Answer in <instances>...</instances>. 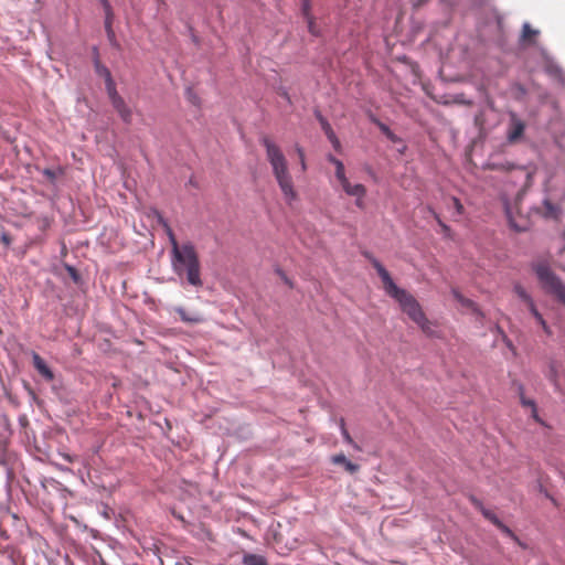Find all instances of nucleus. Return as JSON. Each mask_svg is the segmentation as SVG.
<instances>
[{
  "label": "nucleus",
  "instance_id": "obj_1",
  "mask_svg": "<svg viewBox=\"0 0 565 565\" xmlns=\"http://www.w3.org/2000/svg\"><path fill=\"white\" fill-rule=\"evenodd\" d=\"M365 256L380 276L386 294L399 303L403 312L406 313L424 333L430 335L433 333L430 322L415 297L405 289L398 288L393 281L390 273L375 257L369 253H365Z\"/></svg>",
  "mask_w": 565,
  "mask_h": 565
},
{
  "label": "nucleus",
  "instance_id": "obj_2",
  "mask_svg": "<svg viewBox=\"0 0 565 565\" xmlns=\"http://www.w3.org/2000/svg\"><path fill=\"white\" fill-rule=\"evenodd\" d=\"M260 145L265 148L266 159L269 162L273 175L284 195L287 204H291L298 199L294 180L289 171L288 161L281 148L268 136H262Z\"/></svg>",
  "mask_w": 565,
  "mask_h": 565
},
{
  "label": "nucleus",
  "instance_id": "obj_3",
  "mask_svg": "<svg viewBox=\"0 0 565 565\" xmlns=\"http://www.w3.org/2000/svg\"><path fill=\"white\" fill-rule=\"evenodd\" d=\"M171 265L175 275L185 278L191 286L196 288L203 286L199 255L191 242L183 243L182 248L171 253Z\"/></svg>",
  "mask_w": 565,
  "mask_h": 565
},
{
  "label": "nucleus",
  "instance_id": "obj_4",
  "mask_svg": "<svg viewBox=\"0 0 565 565\" xmlns=\"http://www.w3.org/2000/svg\"><path fill=\"white\" fill-rule=\"evenodd\" d=\"M534 270L544 290L554 296L559 302H565V285L548 266L539 264L534 267Z\"/></svg>",
  "mask_w": 565,
  "mask_h": 565
},
{
  "label": "nucleus",
  "instance_id": "obj_5",
  "mask_svg": "<svg viewBox=\"0 0 565 565\" xmlns=\"http://www.w3.org/2000/svg\"><path fill=\"white\" fill-rule=\"evenodd\" d=\"M525 127V122L515 113H511L507 131L508 141L510 143L520 141L524 135Z\"/></svg>",
  "mask_w": 565,
  "mask_h": 565
},
{
  "label": "nucleus",
  "instance_id": "obj_6",
  "mask_svg": "<svg viewBox=\"0 0 565 565\" xmlns=\"http://www.w3.org/2000/svg\"><path fill=\"white\" fill-rule=\"evenodd\" d=\"M340 184H341L343 191L348 195L356 198L355 205L360 209H363L364 207L363 199L366 194V188L361 183L351 184V182L348 180V178L344 181H341Z\"/></svg>",
  "mask_w": 565,
  "mask_h": 565
},
{
  "label": "nucleus",
  "instance_id": "obj_7",
  "mask_svg": "<svg viewBox=\"0 0 565 565\" xmlns=\"http://www.w3.org/2000/svg\"><path fill=\"white\" fill-rule=\"evenodd\" d=\"M33 360V366L35 370L49 382L54 380V373L52 370L46 365L45 361L38 354L33 353L32 355Z\"/></svg>",
  "mask_w": 565,
  "mask_h": 565
},
{
  "label": "nucleus",
  "instance_id": "obj_8",
  "mask_svg": "<svg viewBox=\"0 0 565 565\" xmlns=\"http://www.w3.org/2000/svg\"><path fill=\"white\" fill-rule=\"evenodd\" d=\"M115 110L120 116L121 120L125 124H131L132 121V110L131 108L126 104L124 98L117 99L116 103L111 104Z\"/></svg>",
  "mask_w": 565,
  "mask_h": 565
},
{
  "label": "nucleus",
  "instance_id": "obj_9",
  "mask_svg": "<svg viewBox=\"0 0 565 565\" xmlns=\"http://www.w3.org/2000/svg\"><path fill=\"white\" fill-rule=\"evenodd\" d=\"M157 216H158V222L159 224L163 227L166 234L168 235L169 237V242L171 244V253H174L175 249H180L182 248V245H180L175 238V235L171 228V226L169 225L168 221L160 214V213H157Z\"/></svg>",
  "mask_w": 565,
  "mask_h": 565
},
{
  "label": "nucleus",
  "instance_id": "obj_10",
  "mask_svg": "<svg viewBox=\"0 0 565 565\" xmlns=\"http://www.w3.org/2000/svg\"><path fill=\"white\" fill-rule=\"evenodd\" d=\"M104 73H105L107 94L110 99V103L114 104L117 102V99H121L122 97L118 94V92L116 89L115 82L111 77L110 71L104 70Z\"/></svg>",
  "mask_w": 565,
  "mask_h": 565
},
{
  "label": "nucleus",
  "instance_id": "obj_11",
  "mask_svg": "<svg viewBox=\"0 0 565 565\" xmlns=\"http://www.w3.org/2000/svg\"><path fill=\"white\" fill-rule=\"evenodd\" d=\"M331 461L334 465H342L344 467V469L350 473H355L360 469L359 465L353 463L352 461L348 460L343 454L334 455L331 458Z\"/></svg>",
  "mask_w": 565,
  "mask_h": 565
},
{
  "label": "nucleus",
  "instance_id": "obj_12",
  "mask_svg": "<svg viewBox=\"0 0 565 565\" xmlns=\"http://www.w3.org/2000/svg\"><path fill=\"white\" fill-rule=\"evenodd\" d=\"M175 312L179 315L180 319L186 323H200L203 321L202 316L198 313H189L184 308L178 307L175 308Z\"/></svg>",
  "mask_w": 565,
  "mask_h": 565
},
{
  "label": "nucleus",
  "instance_id": "obj_13",
  "mask_svg": "<svg viewBox=\"0 0 565 565\" xmlns=\"http://www.w3.org/2000/svg\"><path fill=\"white\" fill-rule=\"evenodd\" d=\"M471 502L473 503V505L476 508H478L480 510V512L482 513V515L486 519H488L490 522H492L495 526L499 524L500 520L498 519V516L490 510L486 509L483 507V504L481 503V501H479L478 499L472 497Z\"/></svg>",
  "mask_w": 565,
  "mask_h": 565
},
{
  "label": "nucleus",
  "instance_id": "obj_14",
  "mask_svg": "<svg viewBox=\"0 0 565 565\" xmlns=\"http://www.w3.org/2000/svg\"><path fill=\"white\" fill-rule=\"evenodd\" d=\"M113 11L109 2H106V19H105V30L107 36L110 42L115 41V32L113 30Z\"/></svg>",
  "mask_w": 565,
  "mask_h": 565
},
{
  "label": "nucleus",
  "instance_id": "obj_15",
  "mask_svg": "<svg viewBox=\"0 0 565 565\" xmlns=\"http://www.w3.org/2000/svg\"><path fill=\"white\" fill-rule=\"evenodd\" d=\"M529 311L531 312V315L534 317V319L536 320V322L542 327L544 333L546 335H552V330L551 328L548 327V324L546 323L545 319L543 318V316L539 312V310L536 309V306L535 305H531V307L529 308Z\"/></svg>",
  "mask_w": 565,
  "mask_h": 565
},
{
  "label": "nucleus",
  "instance_id": "obj_16",
  "mask_svg": "<svg viewBox=\"0 0 565 565\" xmlns=\"http://www.w3.org/2000/svg\"><path fill=\"white\" fill-rule=\"evenodd\" d=\"M321 124H322V128H323L328 139L331 141L333 148L335 150H340V148H341L340 141H339L338 137L335 136L331 126L322 118H321Z\"/></svg>",
  "mask_w": 565,
  "mask_h": 565
},
{
  "label": "nucleus",
  "instance_id": "obj_17",
  "mask_svg": "<svg viewBox=\"0 0 565 565\" xmlns=\"http://www.w3.org/2000/svg\"><path fill=\"white\" fill-rule=\"evenodd\" d=\"M243 565H268V563L262 555L247 553L243 556Z\"/></svg>",
  "mask_w": 565,
  "mask_h": 565
},
{
  "label": "nucleus",
  "instance_id": "obj_18",
  "mask_svg": "<svg viewBox=\"0 0 565 565\" xmlns=\"http://www.w3.org/2000/svg\"><path fill=\"white\" fill-rule=\"evenodd\" d=\"M513 290L516 296L525 302L527 309L531 307V305H535L533 298L530 296V294H527L522 285L515 284Z\"/></svg>",
  "mask_w": 565,
  "mask_h": 565
},
{
  "label": "nucleus",
  "instance_id": "obj_19",
  "mask_svg": "<svg viewBox=\"0 0 565 565\" xmlns=\"http://www.w3.org/2000/svg\"><path fill=\"white\" fill-rule=\"evenodd\" d=\"M64 169L62 167H58L57 169H44L42 171L43 175L51 182V183H54L55 180L58 178V177H62L64 175Z\"/></svg>",
  "mask_w": 565,
  "mask_h": 565
},
{
  "label": "nucleus",
  "instance_id": "obj_20",
  "mask_svg": "<svg viewBox=\"0 0 565 565\" xmlns=\"http://www.w3.org/2000/svg\"><path fill=\"white\" fill-rule=\"evenodd\" d=\"M340 429L344 441L351 445L354 449L361 450L360 446L352 439L351 435L349 434L343 418L340 419Z\"/></svg>",
  "mask_w": 565,
  "mask_h": 565
},
{
  "label": "nucleus",
  "instance_id": "obj_21",
  "mask_svg": "<svg viewBox=\"0 0 565 565\" xmlns=\"http://www.w3.org/2000/svg\"><path fill=\"white\" fill-rule=\"evenodd\" d=\"M545 214L553 218H558L559 209L550 201H544Z\"/></svg>",
  "mask_w": 565,
  "mask_h": 565
},
{
  "label": "nucleus",
  "instance_id": "obj_22",
  "mask_svg": "<svg viewBox=\"0 0 565 565\" xmlns=\"http://www.w3.org/2000/svg\"><path fill=\"white\" fill-rule=\"evenodd\" d=\"M521 404L525 407H531L533 418L539 420L536 404L533 399H527L524 395H521Z\"/></svg>",
  "mask_w": 565,
  "mask_h": 565
},
{
  "label": "nucleus",
  "instance_id": "obj_23",
  "mask_svg": "<svg viewBox=\"0 0 565 565\" xmlns=\"http://www.w3.org/2000/svg\"><path fill=\"white\" fill-rule=\"evenodd\" d=\"M537 33H539V32H537L536 30H533L529 23H525V24L523 25L522 39H523L524 41H530L531 39H533L534 36H536V35H537Z\"/></svg>",
  "mask_w": 565,
  "mask_h": 565
},
{
  "label": "nucleus",
  "instance_id": "obj_24",
  "mask_svg": "<svg viewBox=\"0 0 565 565\" xmlns=\"http://www.w3.org/2000/svg\"><path fill=\"white\" fill-rule=\"evenodd\" d=\"M428 211L433 215V217L437 221L438 225L441 227V231L445 234H448L450 232V227L441 221L439 214L433 207H428Z\"/></svg>",
  "mask_w": 565,
  "mask_h": 565
},
{
  "label": "nucleus",
  "instance_id": "obj_25",
  "mask_svg": "<svg viewBox=\"0 0 565 565\" xmlns=\"http://www.w3.org/2000/svg\"><path fill=\"white\" fill-rule=\"evenodd\" d=\"M334 167H335V178L340 183L341 181H344L347 179L344 164L342 163V161H337Z\"/></svg>",
  "mask_w": 565,
  "mask_h": 565
},
{
  "label": "nucleus",
  "instance_id": "obj_26",
  "mask_svg": "<svg viewBox=\"0 0 565 565\" xmlns=\"http://www.w3.org/2000/svg\"><path fill=\"white\" fill-rule=\"evenodd\" d=\"M454 294V297L460 302L462 303L465 307H468V308H475V302L470 299H467L465 298L458 290H454L452 291Z\"/></svg>",
  "mask_w": 565,
  "mask_h": 565
},
{
  "label": "nucleus",
  "instance_id": "obj_27",
  "mask_svg": "<svg viewBox=\"0 0 565 565\" xmlns=\"http://www.w3.org/2000/svg\"><path fill=\"white\" fill-rule=\"evenodd\" d=\"M450 202L452 204V207L455 209L457 215H461L463 213V205L461 204L460 200L456 196L450 198Z\"/></svg>",
  "mask_w": 565,
  "mask_h": 565
},
{
  "label": "nucleus",
  "instance_id": "obj_28",
  "mask_svg": "<svg viewBox=\"0 0 565 565\" xmlns=\"http://www.w3.org/2000/svg\"><path fill=\"white\" fill-rule=\"evenodd\" d=\"M296 152H297V154L299 157V162H300V166H301V170L306 171L307 166H306V157H305L303 149L300 146H296Z\"/></svg>",
  "mask_w": 565,
  "mask_h": 565
},
{
  "label": "nucleus",
  "instance_id": "obj_29",
  "mask_svg": "<svg viewBox=\"0 0 565 565\" xmlns=\"http://www.w3.org/2000/svg\"><path fill=\"white\" fill-rule=\"evenodd\" d=\"M301 11L303 17H309L311 14V0H301Z\"/></svg>",
  "mask_w": 565,
  "mask_h": 565
},
{
  "label": "nucleus",
  "instance_id": "obj_30",
  "mask_svg": "<svg viewBox=\"0 0 565 565\" xmlns=\"http://www.w3.org/2000/svg\"><path fill=\"white\" fill-rule=\"evenodd\" d=\"M308 22V30L311 34L317 35L316 23L312 15L305 17Z\"/></svg>",
  "mask_w": 565,
  "mask_h": 565
},
{
  "label": "nucleus",
  "instance_id": "obj_31",
  "mask_svg": "<svg viewBox=\"0 0 565 565\" xmlns=\"http://www.w3.org/2000/svg\"><path fill=\"white\" fill-rule=\"evenodd\" d=\"M95 67H96V72H97L100 76L105 77L104 70H108V68H107L106 66H104V65L99 62V60H98V58L95 61Z\"/></svg>",
  "mask_w": 565,
  "mask_h": 565
},
{
  "label": "nucleus",
  "instance_id": "obj_32",
  "mask_svg": "<svg viewBox=\"0 0 565 565\" xmlns=\"http://www.w3.org/2000/svg\"><path fill=\"white\" fill-rule=\"evenodd\" d=\"M497 527L499 530H501L504 534H507L509 536H513V532L505 524H503L501 521L499 522Z\"/></svg>",
  "mask_w": 565,
  "mask_h": 565
},
{
  "label": "nucleus",
  "instance_id": "obj_33",
  "mask_svg": "<svg viewBox=\"0 0 565 565\" xmlns=\"http://www.w3.org/2000/svg\"><path fill=\"white\" fill-rule=\"evenodd\" d=\"M67 271L70 273L74 281H77L79 279L78 273L74 267L67 266Z\"/></svg>",
  "mask_w": 565,
  "mask_h": 565
},
{
  "label": "nucleus",
  "instance_id": "obj_34",
  "mask_svg": "<svg viewBox=\"0 0 565 565\" xmlns=\"http://www.w3.org/2000/svg\"><path fill=\"white\" fill-rule=\"evenodd\" d=\"M1 242L6 245V246H9L11 244V237L8 233H3L1 235Z\"/></svg>",
  "mask_w": 565,
  "mask_h": 565
},
{
  "label": "nucleus",
  "instance_id": "obj_35",
  "mask_svg": "<svg viewBox=\"0 0 565 565\" xmlns=\"http://www.w3.org/2000/svg\"><path fill=\"white\" fill-rule=\"evenodd\" d=\"M510 224L518 232L525 231V226L515 224L511 218H510Z\"/></svg>",
  "mask_w": 565,
  "mask_h": 565
},
{
  "label": "nucleus",
  "instance_id": "obj_36",
  "mask_svg": "<svg viewBox=\"0 0 565 565\" xmlns=\"http://www.w3.org/2000/svg\"><path fill=\"white\" fill-rule=\"evenodd\" d=\"M380 128L381 130L387 136V137H391L392 136V132L390 130V128L383 124H380Z\"/></svg>",
  "mask_w": 565,
  "mask_h": 565
},
{
  "label": "nucleus",
  "instance_id": "obj_37",
  "mask_svg": "<svg viewBox=\"0 0 565 565\" xmlns=\"http://www.w3.org/2000/svg\"><path fill=\"white\" fill-rule=\"evenodd\" d=\"M281 275V278L284 279V281L292 288V282L290 281V279L284 274V273H280Z\"/></svg>",
  "mask_w": 565,
  "mask_h": 565
},
{
  "label": "nucleus",
  "instance_id": "obj_38",
  "mask_svg": "<svg viewBox=\"0 0 565 565\" xmlns=\"http://www.w3.org/2000/svg\"><path fill=\"white\" fill-rule=\"evenodd\" d=\"M328 160H329L331 163H333V164H335V162H337V161H340L339 159H337V158H335V157H333L332 154H329V156H328Z\"/></svg>",
  "mask_w": 565,
  "mask_h": 565
},
{
  "label": "nucleus",
  "instance_id": "obj_39",
  "mask_svg": "<svg viewBox=\"0 0 565 565\" xmlns=\"http://www.w3.org/2000/svg\"><path fill=\"white\" fill-rule=\"evenodd\" d=\"M282 96H284L288 102H290V97H289V95H288V93H287V92H284Z\"/></svg>",
  "mask_w": 565,
  "mask_h": 565
},
{
  "label": "nucleus",
  "instance_id": "obj_40",
  "mask_svg": "<svg viewBox=\"0 0 565 565\" xmlns=\"http://www.w3.org/2000/svg\"><path fill=\"white\" fill-rule=\"evenodd\" d=\"M103 6H104V9L106 10V2H108V0H100Z\"/></svg>",
  "mask_w": 565,
  "mask_h": 565
},
{
  "label": "nucleus",
  "instance_id": "obj_41",
  "mask_svg": "<svg viewBox=\"0 0 565 565\" xmlns=\"http://www.w3.org/2000/svg\"><path fill=\"white\" fill-rule=\"evenodd\" d=\"M159 2H162L163 0H158Z\"/></svg>",
  "mask_w": 565,
  "mask_h": 565
},
{
  "label": "nucleus",
  "instance_id": "obj_42",
  "mask_svg": "<svg viewBox=\"0 0 565 565\" xmlns=\"http://www.w3.org/2000/svg\"><path fill=\"white\" fill-rule=\"evenodd\" d=\"M565 305V302H563Z\"/></svg>",
  "mask_w": 565,
  "mask_h": 565
}]
</instances>
